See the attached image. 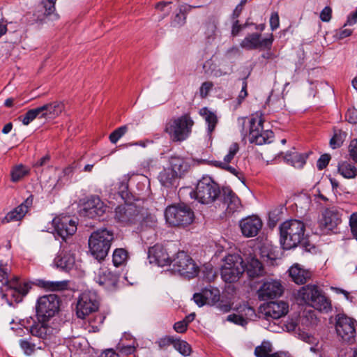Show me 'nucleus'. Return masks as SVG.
I'll return each instance as SVG.
<instances>
[{
    "mask_svg": "<svg viewBox=\"0 0 357 357\" xmlns=\"http://www.w3.org/2000/svg\"><path fill=\"white\" fill-rule=\"evenodd\" d=\"M226 208L227 214L239 211L242 206L237 195L229 188L220 190L219 185L210 176H203L197 183L195 190L196 199L203 204L213 203L219 197Z\"/></svg>",
    "mask_w": 357,
    "mask_h": 357,
    "instance_id": "nucleus-1",
    "label": "nucleus"
},
{
    "mask_svg": "<svg viewBox=\"0 0 357 357\" xmlns=\"http://www.w3.org/2000/svg\"><path fill=\"white\" fill-rule=\"evenodd\" d=\"M10 269L6 264L0 262V281L2 286L0 288L1 298L6 301L9 305L20 303L24 297L31 289V284L20 280L18 278H13L8 280Z\"/></svg>",
    "mask_w": 357,
    "mask_h": 357,
    "instance_id": "nucleus-2",
    "label": "nucleus"
},
{
    "mask_svg": "<svg viewBox=\"0 0 357 357\" xmlns=\"http://www.w3.org/2000/svg\"><path fill=\"white\" fill-rule=\"evenodd\" d=\"M305 224L298 220H289L280 225V243L284 250L294 248L299 245L306 250L309 244L305 237Z\"/></svg>",
    "mask_w": 357,
    "mask_h": 357,
    "instance_id": "nucleus-3",
    "label": "nucleus"
},
{
    "mask_svg": "<svg viewBox=\"0 0 357 357\" xmlns=\"http://www.w3.org/2000/svg\"><path fill=\"white\" fill-rule=\"evenodd\" d=\"M115 219L124 225L139 223L142 228L153 227L155 223L153 216L148 215L144 208L132 203L117 206L115 210Z\"/></svg>",
    "mask_w": 357,
    "mask_h": 357,
    "instance_id": "nucleus-4",
    "label": "nucleus"
},
{
    "mask_svg": "<svg viewBox=\"0 0 357 357\" xmlns=\"http://www.w3.org/2000/svg\"><path fill=\"white\" fill-rule=\"evenodd\" d=\"M194 121L190 114L172 118L165 123L164 131L173 142H182L186 140L192 132Z\"/></svg>",
    "mask_w": 357,
    "mask_h": 357,
    "instance_id": "nucleus-5",
    "label": "nucleus"
},
{
    "mask_svg": "<svg viewBox=\"0 0 357 357\" xmlns=\"http://www.w3.org/2000/svg\"><path fill=\"white\" fill-rule=\"evenodd\" d=\"M113 240V232L106 229L94 231L89 239V252L96 259L102 261L107 256Z\"/></svg>",
    "mask_w": 357,
    "mask_h": 357,
    "instance_id": "nucleus-6",
    "label": "nucleus"
},
{
    "mask_svg": "<svg viewBox=\"0 0 357 357\" xmlns=\"http://www.w3.org/2000/svg\"><path fill=\"white\" fill-rule=\"evenodd\" d=\"M165 216L167 222L174 227H186L195 219L193 211L185 204L168 206L165 211Z\"/></svg>",
    "mask_w": 357,
    "mask_h": 357,
    "instance_id": "nucleus-7",
    "label": "nucleus"
},
{
    "mask_svg": "<svg viewBox=\"0 0 357 357\" xmlns=\"http://www.w3.org/2000/svg\"><path fill=\"white\" fill-rule=\"evenodd\" d=\"M245 272L243 259L238 254L227 255L224 259L220 274L222 279L227 283L237 282Z\"/></svg>",
    "mask_w": 357,
    "mask_h": 357,
    "instance_id": "nucleus-8",
    "label": "nucleus"
},
{
    "mask_svg": "<svg viewBox=\"0 0 357 357\" xmlns=\"http://www.w3.org/2000/svg\"><path fill=\"white\" fill-rule=\"evenodd\" d=\"M169 165V166L165 167L158 175L162 185L167 188L174 185L187 168L184 159L178 156L170 157Z\"/></svg>",
    "mask_w": 357,
    "mask_h": 357,
    "instance_id": "nucleus-9",
    "label": "nucleus"
},
{
    "mask_svg": "<svg viewBox=\"0 0 357 357\" xmlns=\"http://www.w3.org/2000/svg\"><path fill=\"white\" fill-rule=\"evenodd\" d=\"M298 296L305 303L310 304L317 310L327 312L331 308L330 300L315 285L303 287L298 291Z\"/></svg>",
    "mask_w": 357,
    "mask_h": 357,
    "instance_id": "nucleus-10",
    "label": "nucleus"
},
{
    "mask_svg": "<svg viewBox=\"0 0 357 357\" xmlns=\"http://www.w3.org/2000/svg\"><path fill=\"white\" fill-rule=\"evenodd\" d=\"M264 119L261 114H256L250 121V141L257 145L271 143L274 137L273 132L270 130H264Z\"/></svg>",
    "mask_w": 357,
    "mask_h": 357,
    "instance_id": "nucleus-11",
    "label": "nucleus"
},
{
    "mask_svg": "<svg viewBox=\"0 0 357 357\" xmlns=\"http://www.w3.org/2000/svg\"><path fill=\"white\" fill-rule=\"evenodd\" d=\"M59 305L60 300L56 294L40 296L36 305L37 319L49 321L59 312Z\"/></svg>",
    "mask_w": 357,
    "mask_h": 357,
    "instance_id": "nucleus-12",
    "label": "nucleus"
},
{
    "mask_svg": "<svg viewBox=\"0 0 357 357\" xmlns=\"http://www.w3.org/2000/svg\"><path fill=\"white\" fill-rule=\"evenodd\" d=\"M335 331L343 341L353 342L356 335V321L347 317L345 314L340 313L335 316Z\"/></svg>",
    "mask_w": 357,
    "mask_h": 357,
    "instance_id": "nucleus-13",
    "label": "nucleus"
},
{
    "mask_svg": "<svg viewBox=\"0 0 357 357\" xmlns=\"http://www.w3.org/2000/svg\"><path fill=\"white\" fill-rule=\"evenodd\" d=\"M172 263L174 271L188 278H194L197 273V267L194 261L183 251L178 252Z\"/></svg>",
    "mask_w": 357,
    "mask_h": 357,
    "instance_id": "nucleus-14",
    "label": "nucleus"
},
{
    "mask_svg": "<svg viewBox=\"0 0 357 357\" xmlns=\"http://www.w3.org/2000/svg\"><path fill=\"white\" fill-rule=\"evenodd\" d=\"M99 306L96 295L93 293H83L79 298L76 306V314L78 318L85 319L91 313L98 310Z\"/></svg>",
    "mask_w": 357,
    "mask_h": 357,
    "instance_id": "nucleus-15",
    "label": "nucleus"
},
{
    "mask_svg": "<svg viewBox=\"0 0 357 357\" xmlns=\"http://www.w3.org/2000/svg\"><path fill=\"white\" fill-rule=\"evenodd\" d=\"M274 40L273 35L271 33L268 37L261 39V35L258 33L248 34L240 43V46L247 50L271 49Z\"/></svg>",
    "mask_w": 357,
    "mask_h": 357,
    "instance_id": "nucleus-16",
    "label": "nucleus"
},
{
    "mask_svg": "<svg viewBox=\"0 0 357 357\" xmlns=\"http://www.w3.org/2000/svg\"><path fill=\"white\" fill-rule=\"evenodd\" d=\"M107 207L98 196L92 195L84 202L81 215L91 219L102 217Z\"/></svg>",
    "mask_w": 357,
    "mask_h": 357,
    "instance_id": "nucleus-17",
    "label": "nucleus"
},
{
    "mask_svg": "<svg viewBox=\"0 0 357 357\" xmlns=\"http://www.w3.org/2000/svg\"><path fill=\"white\" fill-rule=\"evenodd\" d=\"M55 233L63 240L73 236L77 231V224L70 216L60 215L52 220Z\"/></svg>",
    "mask_w": 357,
    "mask_h": 357,
    "instance_id": "nucleus-18",
    "label": "nucleus"
},
{
    "mask_svg": "<svg viewBox=\"0 0 357 357\" xmlns=\"http://www.w3.org/2000/svg\"><path fill=\"white\" fill-rule=\"evenodd\" d=\"M342 210L333 206L326 208L322 213V218L320 220V227L324 232L333 231L340 224L342 219Z\"/></svg>",
    "mask_w": 357,
    "mask_h": 357,
    "instance_id": "nucleus-19",
    "label": "nucleus"
},
{
    "mask_svg": "<svg viewBox=\"0 0 357 357\" xmlns=\"http://www.w3.org/2000/svg\"><path fill=\"white\" fill-rule=\"evenodd\" d=\"M284 291L280 280H271L264 282L257 291L260 300L266 301L280 296Z\"/></svg>",
    "mask_w": 357,
    "mask_h": 357,
    "instance_id": "nucleus-20",
    "label": "nucleus"
},
{
    "mask_svg": "<svg viewBox=\"0 0 357 357\" xmlns=\"http://www.w3.org/2000/svg\"><path fill=\"white\" fill-rule=\"evenodd\" d=\"M242 234L247 238L256 236L262 228L263 222L257 215L248 216L239 222Z\"/></svg>",
    "mask_w": 357,
    "mask_h": 357,
    "instance_id": "nucleus-21",
    "label": "nucleus"
},
{
    "mask_svg": "<svg viewBox=\"0 0 357 357\" xmlns=\"http://www.w3.org/2000/svg\"><path fill=\"white\" fill-rule=\"evenodd\" d=\"M33 196L29 195L21 204L10 211L1 220L2 224L21 220L33 205Z\"/></svg>",
    "mask_w": 357,
    "mask_h": 357,
    "instance_id": "nucleus-22",
    "label": "nucleus"
},
{
    "mask_svg": "<svg viewBox=\"0 0 357 357\" xmlns=\"http://www.w3.org/2000/svg\"><path fill=\"white\" fill-rule=\"evenodd\" d=\"M289 310V305L284 301L268 303L261 312L265 319H278L284 316Z\"/></svg>",
    "mask_w": 357,
    "mask_h": 357,
    "instance_id": "nucleus-23",
    "label": "nucleus"
},
{
    "mask_svg": "<svg viewBox=\"0 0 357 357\" xmlns=\"http://www.w3.org/2000/svg\"><path fill=\"white\" fill-rule=\"evenodd\" d=\"M148 257L151 263H155L159 266H167L172 263L169 254L164 247L159 244L149 248Z\"/></svg>",
    "mask_w": 357,
    "mask_h": 357,
    "instance_id": "nucleus-24",
    "label": "nucleus"
},
{
    "mask_svg": "<svg viewBox=\"0 0 357 357\" xmlns=\"http://www.w3.org/2000/svg\"><path fill=\"white\" fill-rule=\"evenodd\" d=\"M119 276L113 273L106 267L100 268L96 275L95 280L100 285L106 289H112L116 287L118 283Z\"/></svg>",
    "mask_w": 357,
    "mask_h": 357,
    "instance_id": "nucleus-25",
    "label": "nucleus"
},
{
    "mask_svg": "<svg viewBox=\"0 0 357 357\" xmlns=\"http://www.w3.org/2000/svg\"><path fill=\"white\" fill-rule=\"evenodd\" d=\"M47 321L38 319L37 321H33L29 328L26 326L25 327L29 331L31 335L43 341L49 338L52 333V328L48 325Z\"/></svg>",
    "mask_w": 357,
    "mask_h": 357,
    "instance_id": "nucleus-26",
    "label": "nucleus"
},
{
    "mask_svg": "<svg viewBox=\"0 0 357 357\" xmlns=\"http://www.w3.org/2000/svg\"><path fill=\"white\" fill-rule=\"evenodd\" d=\"M289 275L292 281L298 284H303L307 282L312 276L308 270L301 268L298 264L292 266L288 271Z\"/></svg>",
    "mask_w": 357,
    "mask_h": 357,
    "instance_id": "nucleus-27",
    "label": "nucleus"
},
{
    "mask_svg": "<svg viewBox=\"0 0 357 357\" xmlns=\"http://www.w3.org/2000/svg\"><path fill=\"white\" fill-rule=\"evenodd\" d=\"M245 271L250 279L263 276L265 273L261 262L256 258H251L245 266Z\"/></svg>",
    "mask_w": 357,
    "mask_h": 357,
    "instance_id": "nucleus-28",
    "label": "nucleus"
},
{
    "mask_svg": "<svg viewBox=\"0 0 357 357\" xmlns=\"http://www.w3.org/2000/svg\"><path fill=\"white\" fill-rule=\"evenodd\" d=\"M218 20L215 17L207 20L204 24V35L208 43L213 41L218 32Z\"/></svg>",
    "mask_w": 357,
    "mask_h": 357,
    "instance_id": "nucleus-29",
    "label": "nucleus"
},
{
    "mask_svg": "<svg viewBox=\"0 0 357 357\" xmlns=\"http://www.w3.org/2000/svg\"><path fill=\"white\" fill-rule=\"evenodd\" d=\"M75 257L70 254H60L56 256L54 260V263L56 267L66 271L71 270L75 265Z\"/></svg>",
    "mask_w": 357,
    "mask_h": 357,
    "instance_id": "nucleus-30",
    "label": "nucleus"
},
{
    "mask_svg": "<svg viewBox=\"0 0 357 357\" xmlns=\"http://www.w3.org/2000/svg\"><path fill=\"white\" fill-rule=\"evenodd\" d=\"M199 113L204 118V120L208 125V135L211 137V134L218 123V117L213 112L209 110L207 107L202 108Z\"/></svg>",
    "mask_w": 357,
    "mask_h": 357,
    "instance_id": "nucleus-31",
    "label": "nucleus"
},
{
    "mask_svg": "<svg viewBox=\"0 0 357 357\" xmlns=\"http://www.w3.org/2000/svg\"><path fill=\"white\" fill-rule=\"evenodd\" d=\"M19 344L26 356L32 355L37 349H42L44 346L43 341L36 343L28 339L20 340Z\"/></svg>",
    "mask_w": 357,
    "mask_h": 357,
    "instance_id": "nucleus-32",
    "label": "nucleus"
},
{
    "mask_svg": "<svg viewBox=\"0 0 357 357\" xmlns=\"http://www.w3.org/2000/svg\"><path fill=\"white\" fill-rule=\"evenodd\" d=\"M38 284L39 287L47 291H62L67 289L68 282L66 280L54 282L45 280H39L38 281Z\"/></svg>",
    "mask_w": 357,
    "mask_h": 357,
    "instance_id": "nucleus-33",
    "label": "nucleus"
},
{
    "mask_svg": "<svg viewBox=\"0 0 357 357\" xmlns=\"http://www.w3.org/2000/svg\"><path fill=\"white\" fill-rule=\"evenodd\" d=\"M306 158L304 154L298 152H291L286 154L284 160L287 163L291 164L296 168H302L306 162Z\"/></svg>",
    "mask_w": 357,
    "mask_h": 357,
    "instance_id": "nucleus-34",
    "label": "nucleus"
},
{
    "mask_svg": "<svg viewBox=\"0 0 357 357\" xmlns=\"http://www.w3.org/2000/svg\"><path fill=\"white\" fill-rule=\"evenodd\" d=\"M202 290L204 294L207 305L213 306L218 303L220 298V293L218 288L213 287L210 285Z\"/></svg>",
    "mask_w": 357,
    "mask_h": 357,
    "instance_id": "nucleus-35",
    "label": "nucleus"
},
{
    "mask_svg": "<svg viewBox=\"0 0 357 357\" xmlns=\"http://www.w3.org/2000/svg\"><path fill=\"white\" fill-rule=\"evenodd\" d=\"M30 169L20 164L14 166L10 170V180L13 183H17L29 174Z\"/></svg>",
    "mask_w": 357,
    "mask_h": 357,
    "instance_id": "nucleus-36",
    "label": "nucleus"
},
{
    "mask_svg": "<svg viewBox=\"0 0 357 357\" xmlns=\"http://www.w3.org/2000/svg\"><path fill=\"white\" fill-rule=\"evenodd\" d=\"M128 258L127 250L123 248L116 249L112 255V261L116 267L124 265Z\"/></svg>",
    "mask_w": 357,
    "mask_h": 357,
    "instance_id": "nucleus-37",
    "label": "nucleus"
},
{
    "mask_svg": "<svg viewBox=\"0 0 357 357\" xmlns=\"http://www.w3.org/2000/svg\"><path fill=\"white\" fill-rule=\"evenodd\" d=\"M44 105L50 119H54L58 116L63 109V105L59 102H53Z\"/></svg>",
    "mask_w": 357,
    "mask_h": 357,
    "instance_id": "nucleus-38",
    "label": "nucleus"
},
{
    "mask_svg": "<svg viewBox=\"0 0 357 357\" xmlns=\"http://www.w3.org/2000/svg\"><path fill=\"white\" fill-rule=\"evenodd\" d=\"M338 172L346 178H353L357 175L356 167L348 162H343L339 165Z\"/></svg>",
    "mask_w": 357,
    "mask_h": 357,
    "instance_id": "nucleus-39",
    "label": "nucleus"
},
{
    "mask_svg": "<svg viewBox=\"0 0 357 357\" xmlns=\"http://www.w3.org/2000/svg\"><path fill=\"white\" fill-rule=\"evenodd\" d=\"M272 351V344L269 342L264 341L261 345L255 347V355L257 357H271Z\"/></svg>",
    "mask_w": 357,
    "mask_h": 357,
    "instance_id": "nucleus-40",
    "label": "nucleus"
},
{
    "mask_svg": "<svg viewBox=\"0 0 357 357\" xmlns=\"http://www.w3.org/2000/svg\"><path fill=\"white\" fill-rule=\"evenodd\" d=\"M347 137V133L341 130H335L333 137L330 140V145L333 149L340 147Z\"/></svg>",
    "mask_w": 357,
    "mask_h": 357,
    "instance_id": "nucleus-41",
    "label": "nucleus"
},
{
    "mask_svg": "<svg viewBox=\"0 0 357 357\" xmlns=\"http://www.w3.org/2000/svg\"><path fill=\"white\" fill-rule=\"evenodd\" d=\"M174 347L183 356H189L192 351L190 345L187 342L179 339H175Z\"/></svg>",
    "mask_w": 357,
    "mask_h": 357,
    "instance_id": "nucleus-42",
    "label": "nucleus"
},
{
    "mask_svg": "<svg viewBox=\"0 0 357 357\" xmlns=\"http://www.w3.org/2000/svg\"><path fill=\"white\" fill-rule=\"evenodd\" d=\"M128 181V177L127 176H123L119 183V194L125 201H126L129 197Z\"/></svg>",
    "mask_w": 357,
    "mask_h": 357,
    "instance_id": "nucleus-43",
    "label": "nucleus"
},
{
    "mask_svg": "<svg viewBox=\"0 0 357 357\" xmlns=\"http://www.w3.org/2000/svg\"><path fill=\"white\" fill-rule=\"evenodd\" d=\"M128 130V126L127 125L122 126L116 130H114L109 135V140L112 144H116L119 139L123 137Z\"/></svg>",
    "mask_w": 357,
    "mask_h": 357,
    "instance_id": "nucleus-44",
    "label": "nucleus"
},
{
    "mask_svg": "<svg viewBox=\"0 0 357 357\" xmlns=\"http://www.w3.org/2000/svg\"><path fill=\"white\" fill-rule=\"evenodd\" d=\"M239 144L237 142H232L228 148V153L224 157L222 162H231L234 156L239 151Z\"/></svg>",
    "mask_w": 357,
    "mask_h": 357,
    "instance_id": "nucleus-45",
    "label": "nucleus"
},
{
    "mask_svg": "<svg viewBox=\"0 0 357 357\" xmlns=\"http://www.w3.org/2000/svg\"><path fill=\"white\" fill-rule=\"evenodd\" d=\"M227 320L242 326H244L248 324L246 319L244 318L243 315H238L236 314H231L228 315Z\"/></svg>",
    "mask_w": 357,
    "mask_h": 357,
    "instance_id": "nucleus-46",
    "label": "nucleus"
},
{
    "mask_svg": "<svg viewBox=\"0 0 357 357\" xmlns=\"http://www.w3.org/2000/svg\"><path fill=\"white\" fill-rule=\"evenodd\" d=\"M36 112L34 109H29L24 116H20L19 119L22 121L23 125L28 126L35 119H36Z\"/></svg>",
    "mask_w": 357,
    "mask_h": 357,
    "instance_id": "nucleus-47",
    "label": "nucleus"
},
{
    "mask_svg": "<svg viewBox=\"0 0 357 357\" xmlns=\"http://www.w3.org/2000/svg\"><path fill=\"white\" fill-rule=\"evenodd\" d=\"M56 0H43L42 4L45 8V14L49 15L55 10V2Z\"/></svg>",
    "mask_w": 357,
    "mask_h": 357,
    "instance_id": "nucleus-48",
    "label": "nucleus"
},
{
    "mask_svg": "<svg viewBox=\"0 0 357 357\" xmlns=\"http://www.w3.org/2000/svg\"><path fill=\"white\" fill-rule=\"evenodd\" d=\"M213 86V84L211 82H205L202 83L199 89L200 96L202 98H206L208 95L209 91L212 89Z\"/></svg>",
    "mask_w": 357,
    "mask_h": 357,
    "instance_id": "nucleus-49",
    "label": "nucleus"
},
{
    "mask_svg": "<svg viewBox=\"0 0 357 357\" xmlns=\"http://www.w3.org/2000/svg\"><path fill=\"white\" fill-rule=\"evenodd\" d=\"M349 225L354 237L357 240V212L351 215Z\"/></svg>",
    "mask_w": 357,
    "mask_h": 357,
    "instance_id": "nucleus-50",
    "label": "nucleus"
},
{
    "mask_svg": "<svg viewBox=\"0 0 357 357\" xmlns=\"http://www.w3.org/2000/svg\"><path fill=\"white\" fill-rule=\"evenodd\" d=\"M331 160V155L329 154L321 155L319 159L317 160V167L318 169L322 170L326 167Z\"/></svg>",
    "mask_w": 357,
    "mask_h": 357,
    "instance_id": "nucleus-51",
    "label": "nucleus"
},
{
    "mask_svg": "<svg viewBox=\"0 0 357 357\" xmlns=\"http://www.w3.org/2000/svg\"><path fill=\"white\" fill-rule=\"evenodd\" d=\"M193 300L199 307H202L205 305H207L206 300L205 299V296L202 289L200 292L194 294Z\"/></svg>",
    "mask_w": 357,
    "mask_h": 357,
    "instance_id": "nucleus-52",
    "label": "nucleus"
},
{
    "mask_svg": "<svg viewBox=\"0 0 357 357\" xmlns=\"http://www.w3.org/2000/svg\"><path fill=\"white\" fill-rule=\"evenodd\" d=\"M116 349L118 351L123 355H130L135 351V347L132 345H122L120 343L117 345Z\"/></svg>",
    "mask_w": 357,
    "mask_h": 357,
    "instance_id": "nucleus-53",
    "label": "nucleus"
},
{
    "mask_svg": "<svg viewBox=\"0 0 357 357\" xmlns=\"http://www.w3.org/2000/svg\"><path fill=\"white\" fill-rule=\"evenodd\" d=\"M229 162H230L218 161V162H216L215 165L218 167H220L221 169L228 171L229 172H230L231 174H232L234 175H237V174H238L237 169L236 168L231 167V165H229Z\"/></svg>",
    "mask_w": 357,
    "mask_h": 357,
    "instance_id": "nucleus-54",
    "label": "nucleus"
},
{
    "mask_svg": "<svg viewBox=\"0 0 357 357\" xmlns=\"http://www.w3.org/2000/svg\"><path fill=\"white\" fill-rule=\"evenodd\" d=\"M186 16L181 15L179 13L176 14L171 22L172 26H181L185 23Z\"/></svg>",
    "mask_w": 357,
    "mask_h": 357,
    "instance_id": "nucleus-55",
    "label": "nucleus"
},
{
    "mask_svg": "<svg viewBox=\"0 0 357 357\" xmlns=\"http://www.w3.org/2000/svg\"><path fill=\"white\" fill-rule=\"evenodd\" d=\"M220 312L227 313L231 309V305L228 301L219 300L218 303L215 305Z\"/></svg>",
    "mask_w": 357,
    "mask_h": 357,
    "instance_id": "nucleus-56",
    "label": "nucleus"
},
{
    "mask_svg": "<svg viewBox=\"0 0 357 357\" xmlns=\"http://www.w3.org/2000/svg\"><path fill=\"white\" fill-rule=\"evenodd\" d=\"M320 19L323 22H328L332 17V9L329 6H326L320 13Z\"/></svg>",
    "mask_w": 357,
    "mask_h": 357,
    "instance_id": "nucleus-57",
    "label": "nucleus"
},
{
    "mask_svg": "<svg viewBox=\"0 0 357 357\" xmlns=\"http://www.w3.org/2000/svg\"><path fill=\"white\" fill-rule=\"evenodd\" d=\"M351 158L357 162V139L351 140L349 147Z\"/></svg>",
    "mask_w": 357,
    "mask_h": 357,
    "instance_id": "nucleus-58",
    "label": "nucleus"
},
{
    "mask_svg": "<svg viewBox=\"0 0 357 357\" xmlns=\"http://www.w3.org/2000/svg\"><path fill=\"white\" fill-rule=\"evenodd\" d=\"M352 29L341 28L336 31L335 37L339 40H342L350 36L352 34Z\"/></svg>",
    "mask_w": 357,
    "mask_h": 357,
    "instance_id": "nucleus-59",
    "label": "nucleus"
},
{
    "mask_svg": "<svg viewBox=\"0 0 357 357\" xmlns=\"http://www.w3.org/2000/svg\"><path fill=\"white\" fill-rule=\"evenodd\" d=\"M247 86L248 83L246 81V78H245L243 80L241 91H240V93L237 98L238 104H241L243 101V100L248 96Z\"/></svg>",
    "mask_w": 357,
    "mask_h": 357,
    "instance_id": "nucleus-60",
    "label": "nucleus"
},
{
    "mask_svg": "<svg viewBox=\"0 0 357 357\" xmlns=\"http://www.w3.org/2000/svg\"><path fill=\"white\" fill-rule=\"evenodd\" d=\"M280 25V18L278 13H273L270 17V26L273 31L277 29Z\"/></svg>",
    "mask_w": 357,
    "mask_h": 357,
    "instance_id": "nucleus-61",
    "label": "nucleus"
},
{
    "mask_svg": "<svg viewBox=\"0 0 357 357\" xmlns=\"http://www.w3.org/2000/svg\"><path fill=\"white\" fill-rule=\"evenodd\" d=\"M175 341V338L172 336H167L165 337L160 339L158 342V345L160 348H165L166 347L172 344L174 346V343Z\"/></svg>",
    "mask_w": 357,
    "mask_h": 357,
    "instance_id": "nucleus-62",
    "label": "nucleus"
},
{
    "mask_svg": "<svg viewBox=\"0 0 357 357\" xmlns=\"http://www.w3.org/2000/svg\"><path fill=\"white\" fill-rule=\"evenodd\" d=\"M345 118L348 122L351 123H357V110L356 109H348L346 114Z\"/></svg>",
    "mask_w": 357,
    "mask_h": 357,
    "instance_id": "nucleus-63",
    "label": "nucleus"
},
{
    "mask_svg": "<svg viewBox=\"0 0 357 357\" xmlns=\"http://www.w3.org/2000/svg\"><path fill=\"white\" fill-rule=\"evenodd\" d=\"M188 328V325L183 320L176 322L174 324V329L177 333H183L186 331Z\"/></svg>",
    "mask_w": 357,
    "mask_h": 357,
    "instance_id": "nucleus-64",
    "label": "nucleus"
}]
</instances>
